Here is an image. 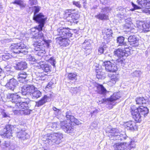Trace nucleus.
<instances>
[{"label":"nucleus","mask_w":150,"mask_h":150,"mask_svg":"<svg viewBox=\"0 0 150 150\" xmlns=\"http://www.w3.org/2000/svg\"><path fill=\"white\" fill-rule=\"evenodd\" d=\"M10 144L8 142H5L3 143L2 146V148L4 150H9V147H10Z\"/></svg>","instance_id":"nucleus-44"},{"label":"nucleus","mask_w":150,"mask_h":150,"mask_svg":"<svg viewBox=\"0 0 150 150\" xmlns=\"http://www.w3.org/2000/svg\"><path fill=\"white\" fill-rule=\"evenodd\" d=\"M49 127L52 130H59L60 129V123L54 122L51 123L50 124Z\"/></svg>","instance_id":"nucleus-31"},{"label":"nucleus","mask_w":150,"mask_h":150,"mask_svg":"<svg viewBox=\"0 0 150 150\" xmlns=\"http://www.w3.org/2000/svg\"><path fill=\"white\" fill-rule=\"evenodd\" d=\"M73 5L79 8H80L81 7V5L79 2L73 1Z\"/></svg>","instance_id":"nucleus-57"},{"label":"nucleus","mask_w":150,"mask_h":150,"mask_svg":"<svg viewBox=\"0 0 150 150\" xmlns=\"http://www.w3.org/2000/svg\"><path fill=\"white\" fill-rule=\"evenodd\" d=\"M27 76V74L26 72L22 71L19 73L17 76V79L19 81H20L21 79H25Z\"/></svg>","instance_id":"nucleus-39"},{"label":"nucleus","mask_w":150,"mask_h":150,"mask_svg":"<svg viewBox=\"0 0 150 150\" xmlns=\"http://www.w3.org/2000/svg\"><path fill=\"white\" fill-rule=\"evenodd\" d=\"M72 14L74 15L73 17H72V18L73 19L72 20L74 21V23H76L78 22L77 20L79 17V15L75 13H72Z\"/></svg>","instance_id":"nucleus-47"},{"label":"nucleus","mask_w":150,"mask_h":150,"mask_svg":"<svg viewBox=\"0 0 150 150\" xmlns=\"http://www.w3.org/2000/svg\"><path fill=\"white\" fill-rule=\"evenodd\" d=\"M16 65L17 68L19 70H23L27 67L26 63L23 61L18 62Z\"/></svg>","instance_id":"nucleus-33"},{"label":"nucleus","mask_w":150,"mask_h":150,"mask_svg":"<svg viewBox=\"0 0 150 150\" xmlns=\"http://www.w3.org/2000/svg\"><path fill=\"white\" fill-rule=\"evenodd\" d=\"M106 132L110 134L112 136H117L119 134L118 130L116 128H110L109 130H107Z\"/></svg>","instance_id":"nucleus-30"},{"label":"nucleus","mask_w":150,"mask_h":150,"mask_svg":"<svg viewBox=\"0 0 150 150\" xmlns=\"http://www.w3.org/2000/svg\"><path fill=\"white\" fill-rule=\"evenodd\" d=\"M1 114L4 117H8V115L6 114L4 112V110H3L1 112Z\"/></svg>","instance_id":"nucleus-62"},{"label":"nucleus","mask_w":150,"mask_h":150,"mask_svg":"<svg viewBox=\"0 0 150 150\" xmlns=\"http://www.w3.org/2000/svg\"><path fill=\"white\" fill-rule=\"evenodd\" d=\"M103 39L107 41H109L112 38L113 32L110 28L105 29L102 31Z\"/></svg>","instance_id":"nucleus-13"},{"label":"nucleus","mask_w":150,"mask_h":150,"mask_svg":"<svg viewBox=\"0 0 150 150\" xmlns=\"http://www.w3.org/2000/svg\"><path fill=\"white\" fill-rule=\"evenodd\" d=\"M135 122L133 121H130L125 122L124 124V126L125 128L131 130H137L138 126Z\"/></svg>","instance_id":"nucleus-15"},{"label":"nucleus","mask_w":150,"mask_h":150,"mask_svg":"<svg viewBox=\"0 0 150 150\" xmlns=\"http://www.w3.org/2000/svg\"><path fill=\"white\" fill-rule=\"evenodd\" d=\"M124 144V143H116L114 144L113 146L115 150H123Z\"/></svg>","instance_id":"nucleus-35"},{"label":"nucleus","mask_w":150,"mask_h":150,"mask_svg":"<svg viewBox=\"0 0 150 150\" xmlns=\"http://www.w3.org/2000/svg\"><path fill=\"white\" fill-rule=\"evenodd\" d=\"M131 4L132 5V6L133 7V8H134L135 10L137 9H142V8L139 6H138L137 5L134 4L133 2H132L131 3Z\"/></svg>","instance_id":"nucleus-56"},{"label":"nucleus","mask_w":150,"mask_h":150,"mask_svg":"<svg viewBox=\"0 0 150 150\" xmlns=\"http://www.w3.org/2000/svg\"><path fill=\"white\" fill-rule=\"evenodd\" d=\"M130 50L129 47L119 48L116 50L114 53L115 56L118 57L116 60L117 62L121 64H125V59L123 57L124 56H127L130 54Z\"/></svg>","instance_id":"nucleus-4"},{"label":"nucleus","mask_w":150,"mask_h":150,"mask_svg":"<svg viewBox=\"0 0 150 150\" xmlns=\"http://www.w3.org/2000/svg\"><path fill=\"white\" fill-rule=\"evenodd\" d=\"M69 16L67 18V20L68 21L70 22L71 23H74V21L72 18V17H73L74 15L72 14V13L69 14Z\"/></svg>","instance_id":"nucleus-52"},{"label":"nucleus","mask_w":150,"mask_h":150,"mask_svg":"<svg viewBox=\"0 0 150 150\" xmlns=\"http://www.w3.org/2000/svg\"><path fill=\"white\" fill-rule=\"evenodd\" d=\"M128 41L131 45L134 47H137L139 45V40L135 35H130L128 38Z\"/></svg>","instance_id":"nucleus-20"},{"label":"nucleus","mask_w":150,"mask_h":150,"mask_svg":"<svg viewBox=\"0 0 150 150\" xmlns=\"http://www.w3.org/2000/svg\"><path fill=\"white\" fill-rule=\"evenodd\" d=\"M111 78L110 79L109 82L110 84L112 85H113L115 84L116 82L118 80V77L115 75H112L111 77Z\"/></svg>","instance_id":"nucleus-37"},{"label":"nucleus","mask_w":150,"mask_h":150,"mask_svg":"<svg viewBox=\"0 0 150 150\" xmlns=\"http://www.w3.org/2000/svg\"><path fill=\"white\" fill-rule=\"evenodd\" d=\"M13 127L11 125H7L3 130L4 133L2 135L4 137L7 138H10L12 136V127Z\"/></svg>","instance_id":"nucleus-16"},{"label":"nucleus","mask_w":150,"mask_h":150,"mask_svg":"<svg viewBox=\"0 0 150 150\" xmlns=\"http://www.w3.org/2000/svg\"><path fill=\"white\" fill-rule=\"evenodd\" d=\"M49 62L54 67L55 66V64L56 63L55 59L53 57H51L49 60Z\"/></svg>","instance_id":"nucleus-53"},{"label":"nucleus","mask_w":150,"mask_h":150,"mask_svg":"<svg viewBox=\"0 0 150 150\" xmlns=\"http://www.w3.org/2000/svg\"><path fill=\"white\" fill-rule=\"evenodd\" d=\"M108 7H104L101 9V12H106L108 11Z\"/></svg>","instance_id":"nucleus-60"},{"label":"nucleus","mask_w":150,"mask_h":150,"mask_svg":"<svg viewBox=\"0 0 150 150\" xmlns=\"http://www.w3.org/2000/svg\"><path fill=\"white\" fill-rule=\"evenodd\" d=\"M29 103V102L28 101L18 102L15 104V108L16 109H20L21 110L27 109L28 107Z\"/></svg>","instance_id":"nucleus-23"},{"label":"nucleus","mask_w":150,"mask_h":150,"mask_svg":"<svg viewBox=\"0 0 150 150\" xmlns=\"http://www.w3.org/2000/svg\"><path fill=\"white\" fill-rule=\"evenodd\" d=\"M71 92L73 93H77V88H72L71 90Z\"/></svg>","instance_id":"nucleus-59"},{"label":"nucleus","mask_w":150,"mask_h":150,"mask_svg":"<svg viewBox=\"0 0 150 150\" xmlns=\"http://www.w3.org/2000/svg\"><path fill=\"white\" fill-rule=\"evenodd\" d=\"M33 10L34 11V14H36L40 9V7L39 6H34L33 7Z\"/></svg>","instance_id":"nucleus-51"},{"label":"nucleus","mask_w":150,"mask_h":150,"mask_svg":"<svg viewBox=\"0 0 150 150\" xmlns=\"http://www.w3.org/2000/svg\"><path fill=\"white\" fill-rule=\"evenodd\" d=\"M96 17L101 20H106L108 19V17L105 14L99 13L95 16Z\"/></svg>","instance_id":"nucleus-38"},{"label":"nucleus","mask_w":150,"mask_h":150,"mask_svg":"<svg viewBox=\"0 0 150 150\" xmlns=\"http://www.w3.org/2000/svg\"><path fill=\"white\" fill-rule=\"evenodd\" d=\"M36 62L38 64V67L40 66V68L45 72H48L50 71L51 66L49 65L45 64L43 62H38L37 60H36Z\"/></svg>","instance_id":"nucleus-25"},{"label":"nucleus","mask_w":150,"mask_h":150,"mask_svg":"<svg viewBox=\"0 0 150 150\" xmlns=\"http://www.w3.org/2000/svg\"><path fill=\"white\" fill-rule=\"evenodd\" d=\"M13 3L18 5L21 8H24L26 5V4L23 2V0H15Z\"/></svg>","instance_id":"nucleus-40"},{"label":"nucleus","mask_w":150,"mask_h":150,"mask_svg":"<svg viewBox=\"0 0 150 150\" xmlns=\"http://www.w3.org/2000/svg\"><path fill=\"white\" fill-rule=\"evenodd\" d=\"M11 107L13 108V111L14 113V114L17 115H22V110L20 109H16L15 108V105H12L10 106Z\"/></svg>","instance_id":"nucleus-41"},{"label":"nucleus","mask_w":150,"mask_h":150,"mask_svg":"<svg viewBox=\"0 0 150 150\" xmlns=\"http://www.w3.org/2000/svg\"><path fill=\"white\" fill-rule=\"evenodd\" d=\"M96 78L98 79H102L103 77V72L100 71V70L98 69H96Z\"/></svg>","instance_id":"nucleus-42"},{"label":"nucleus","mask_w":150,"mask_h":150,"mask_svg":"<svg viewBox=\"0 0 150 150\" xmlns=\"http://www.w3.org/2000/svg\"><path fill=\"white\" fill-rule=\"evenodd\" d=\"M55 112V113L56 115H58L60 113V110L59 109V111H58L57 110Z\"/></svg>","instance_id":"nucleus-64"},{"label":"nucleus","mask_w":150,"mask_h":150,"mask_svg":"<svg viewBox=\"0 0 150 150\" xmlns=\"http://www.w3.org/2000/svg\"><path fill=\"white\" fill-rule=\"evenodd\" d=\"M63 138V134L61 132L48 134L43 137L42 140L45 144L52 146L59 144Z\"/></svg>","instance_id":"nucleus-3"},{"label":"nucleus","mask_w":150,"mask_h":150,"mask_svg":"<svg viewBox=\"0 0 150 150\" xmlns=\"http://www.w3.org/2000/svg\"><path fill=\"white\" fill-rule=\"evenodd\" d=\"M105 70L110 72H115L117 70V66L110 61H105L103 62Z\"/></svg>","instance_id":"nucleus-10"},{"label":"nucleus","mask_w":150,"mask_h":150,"mask_svg":"<svg viewBox=\"0 0 150 150\" xmlns=\"http://www.w3.org/2000/svg\"><path fill=\"white\" fill-rule=\"evenodd\" d=\"M60 128L66 133L72 135L74 133V127L70 121L65 120L60 122Z\"/></svg>","instance_id":"nucleus-6"},{"label":"nucleus","mask_w":150,"mask_h":150,"mask_svg":"<svg viewBox=\"0 0 150 150\" xmlns=\"http://www.w3.org/2000/svg\"><path fill=\"white\" fill-rule=\"evenodd\" d=\"M130 111L132 117L136 123H140L149 113V109L143 106L137 107L135 105H132Z\"/></svg>","instance_id":"nucleus-1"},{"label":"nucleus","mask_w":150,"mask_h":150,"mask_svg":"<svg viewBox=\"0 0 150 150\" xmlns=\"http://www.w3.org/2000/svg\"><path fill=\"white\" fill-rule=\"evenodd\" d=\"M53 84V83L52 82H49L48 84L47 85L46 87V88H52V86Z\"/></svg>","instance_id":"nucleus-58"},{"label":"nucleus","mask_w":150,"mask_h":150,"mask_svg":"<svg viewBox=\"0 0 150 150\" xmlns=\"http://www.w3.org/2000/svg\"><path fill=\"white\" fill-rule=\"evenodd\" d=\"M99 52L101 54L103 52L104 49L102 47H99L98 49Z\"/></svg>","instance_id":"nucleus-61"},{"label":"nucleus","mask_w":150,"mask_h":150,"mask_svg":"<svg viewBox=\"0 0 150 150\" xmlns=\"http://www.w3.org/2000/svg\"><path fill=\"white\" fill-rule=\"evenodd\" d=\"M90 43L88 41L85 40L82 44L83 47L85 49H86L87 47L90 46Z\"/></svg>","instance_id":"nucleus-50"},{"label":"nucleus","mask_w":150,"mask_h":150,"mask_svg":"<svg viewBox=\"0 0 150 150\" xmlns=\"http://www.w3.org/2000/svg\"><path fill=\"white\" fill-rule=\"evenodd\" d=\"M134 26V25L131 21L128 22L126 21L123 26L124 31L126 33H134L135 29Z\"/></svg>","instance_id":"nucleus-14"},{"label":"nucleus","mask_w":150,"mask_h":150,"mask_svg":"<svg viewBox=\"0 0 150 150\" xmlns=\"http://www.w3.org/2000/svg\"><path fill=\"white\" fill-rule=\"evenodd\" d=\"M94 86L96 88V91L99 94H105L108 92L103 85L95 83Z\"/></svg>","instance_id":"nucleus-22"},{"label":"nucleus","mask_w":150,"mask_h":150,"mask_svg":"<svg viewBox=\"0 0 150 150\" xmlns=\"http://www.w3.org/2000/svg\"><path fill=\"white\" fill-rule=\"evenodd\" d=\"M68 38L59 37L58 38L59 43L61 46H66L69 45L70 41Z\"/></svg>","instance_id":"nucleus-26"},{"label":"nucleus","mask_w":150,"mask_h":150,"mask_svg":"<svg viewBox=\"0 0 150 150\" xmlns=\"http://www.w3.org/2000/svg\"><path fill=\"white\" fill-rule=\"evenodd\" d=\"M94 86L96 88V91L99 94H105L108 92L103 85L95 83Z\"/></svg>","instance_id":"nucleus-21"},{"label":"nucleus","mask_w":150,"mask_h":150,"mask_svg":"<svg viewBox=\"0 0 150 150\" xmlns=\"http://www.w3.org/2000/svg\"><path fill=\"white\" fill-rule=\"evenodd\" d=\"M50 98L47 95H45L40 100L36 102V106L38 107L42 106Z\"/></svg>","instance_id":"nucleus-27"},{"label":"nucleus","mask_w":150,"mask_h":150,"mask_svg":"<svg viewBox=\"0 0 150 150\" xmlns=\"http://www.w3.org/2000/svg\"><path fill=\"white\" fill-rule=\"evenodd\" d=\"M42 95V93L39 91L35 90L34 91L31 96L33 99H37L40 97Z\"/></svg>","instance_id":"nucleus-32"},{"label":"nucleus","mask_w":150,"mask_h":150,"mask_svg":"<svg viewBox=\"0 0 150 150\" xmlns=\"http://www.w3.org/2000/svg\"><path fill=\"white\" fill-rule=\"evenodd\" d=\"M35 89V87L31 84H25L22 87V93L23 95H30L31 96Z\"/></svg>","instance_id":"nucleus-8"},{"label":"nucleus","mask_w":150,"mask_h":150,"mask_svg":"<svg viewBox=\"0 0 150 150\" xmlns=\"http://www.w3.org/2000/svg\"><path fill=\"white\" fill-rule=\"evenodd\" d=\"M57 35L60 37L70 38L71 37L72 34L68 29L61 27L57 30Z\"/></svg>","instance_id":"nucleus-11"},{"label":"nucleus","mask_w":150,"mask_h":150,"mask_svg":"<svg viewBox=\"0 0 150 150\" xmlns=\"http://www.w3.org/2000/svg\"><path fill=\"white\" fill-rule=\"evenodd\" d=\"M2 58L4 59V60L8 59L9 58V57L8 56H5V55H3L2 56Z\"/></svg>","instance_id":"nucleus-63"},{"label":"nucleus","mask_w":150,"mask_h":150,"mask_svg":"<svg viewBox=\"0 0 150 150\" xmlns=\"http://www.w3.org/2000/svg\"><path fill=\"white\" fill-rule=\"evenodd\" d=\"M77 75L75 72L69 73L68 75V78L71 80H77Z\"/></svg>","instance_id":"nucleus-43"},{"label":"nucleus","mask_w":150,"mask_h":150,"mask_svg":"<svg viewBox=\"0 0 150 150\" xmlns=\"http://www.w3.org/2000/svg\"><path fill=\"white\" fill-rule=\"evenodd\" d=\"M136 27L141 32L146 33L149 32L150 28V23L146 21H137L136 23Z\"/></svg>","instance_id":"nucleus-7"},{"label":"nucleus","mask_w":150,"mask_h":150,"mask_svg":"<svg viewBox=\"0 0 150 150\" xmlns=\"http://www.w3.org/2000/svg\"><path fill=\"white\" fill-rule=\"evenodd\" d=\"M137 2L142 9H149L150 8V0H137Z\"/></svg>","instance_id":"nucleus-18"},{"label":"nucleus","mask_w":150,"mask_h":150,"mask_svg":"<svg viewBox=\"0 0 150 150\" xmlns=\"http://www.w3.org/2000/svg\"><path fill=\"white\" fill-rule=\"evenodd\" d=\"M3 83L2 81H1V84L3 86H6L8 89L12 90H13L18 85V82L14 79H10L8 83Z\"/></svg>","instance_id":"nucleus-12"},{"label":"nucleus","mask_w":150,"mask_h":150,"mask_svg":"<svg viewBox=\"0 0 150 150\" xmlns=\"http://www.w3.org/2000/svg\"><path fill=\"white\" fill-rule=\"evenodd\" d=\"M125 39V38L123 36H119L117 39V43L120 46H127L126 42H124Z\"/></svg>","instance_id":"nucleus-34"},{"label":"nucleus","mask_w":150,"mask_h":150,"mask_svg":"<svg viewBox=\"0 0 150 150\" xmlns=\"http://www.w3.org/2000/svg\"><path fill=\"white\" fill-rule=\"evenodd\" d=\"M120 97V95L119 93L115 92L111 95L109 98L104 99L103 100L105 101H107L108 102H112L119 99Z\"/></svg>","instance_id":"nucleus-24"},{"label":"nucleus","mask_w":150,"mask_h":150,"mask_svg":"<svg viewBox=\"0 0 150 150\" xmlns=\"http://www.w3.org/2000/svg\"><path fill=\"white\" fill-rule=\"evenodd\" d=\"M37 3V1L35 0H29L28 2V4L30 6L36 5Z\"/></svg>","instance_id":"nucleus-55"},{"label":"nucleus","mask_w":150,"mask_h":150,"mask_svg":"<svg viewBox=\"0 0 150 150\" xmlns=\"http://www.w3.org/2000/svg\"><path fill=\"white\" fill-rule=\"evenodd\" d=\"M7 98L9 99L13 104H14L13 105H14L16 104V103L18 102V100L21 98V97L17 93H9L7 95Z\"/></svg>","instance_id":"nucleus-19"},{"label":"nucleus","mask_w":150,"mask_h":150,"mask_svg":"<svg viewBox=\"0 0 150 150\" xmlns=\"http://www.w3.org/2000/svg\"><path fill=\"white\" fill-rule=\"evenodd\" d=\"M10 49L14 53L19 54L21 53L24 54H26L28 52V50L29 47L26 46L24 44L21 42L12 44L10 47Z\"/></svg>","instance_id":"nucleus-5"},{"label":"nucleus","mask_w":150,"mask_h":150,"mask_svg":"<svg viewBox=\"0 0 150 150\" xmlns=\"http://www.w3.org/2000/svg\"><path fill=\"white\" fill-rule=\"evenodd\" d=\"M1 69L0 68V81H2L3 79L6 80L9 76H7V77L5 76L4 74L1 72Z\"/></svg>","instance_id":"nucleus-48"},{"label":"nucleus","mask_w":150,"mask_h":150,"mask_svg":"<svg viewBox=\"0 0 150 150\" xmlns=\"http://www.w3.org/2000/svg\"><path fill=\"white\" fill-rule=\"evenodd\" d=\"M36 80H44L45 79L47 76L44 73L38 72L36 74Z\"/></svg>","instance_id":"nucleus-36"},{"label":"nucleus","mask_w":150,"mask_h":150,"mask_svg":"<svg viewBox=\"0 0 150 150\" xmlns=\"http://www.w3.org/2000/svg\"><path fill=\"white\" fill-rule=\"evenodd\" d=\"M72 117H74L72 115V113L69 111H67L66 113V117L67 120H69V121H71L72 118Z\"/></svg>","instance_id":"nucleus-45"},{"label":"nucleus","mask_w":150,"mask_h":150,"mask_svg":"<svg viewBox=\"0 0 150 150\" xmlns=\"http://www.w3.org/2000/svg\"><path fill=\"white\" fill-rule=\"evenodd\" d=\"M35 36L36 37L35 38L41 39V40L35 42L33 44L35 47L34 50L38 56H42L46 52L45 48V45L48 47L50 40H46L44 34L41 33L36 34Z\"/></svg>","instance_id":"nucleus-2"},{"label":"nucleus","mask_w":150,"mask_h":150,"mask_svg":"<svg viewBox=\"0 0 150 150\" xmlns=\"http://www.w3.org/2000/svg\"><path fill=\"white\" fill-rule=\"evenodd\" d=\"M22 127L21 128V130L17 133V137L21 140H27L30 137L29 135L25 130L22 129Z\"/></svg>","instance_id":"nucleus-17"},{"label":"nucleus","mask_w":150,"mask_h":150,"mask_svg":"<svg viewBox=\"0 0 150 150\" xmlns=\"http://www.w3.org/2000/svg\"><path fill=\"white\" fill-rule=\"evenodd\" d=\"M136 104L138 105H144L146 104V99L143 97H138L135 98Z\"/></svg>","instance_id":"nucleus-29"},{"label":"nucleus","mask_w":150,"mask_h":150,"mask_svg":"<svg viewBox=\"0 0 150 150\" xmlns=\"http://www.w3.org/2000/svg\"><path fill=\"white\" fill-rule=\"evenodd\" d=\"M26 58L29 61L34 62L35 61L36 59L35 58L30 55H28L26 56Z\"/></svg>","instance_id":"nucleus-54"},{"label":"nucleus","mask_w":150,"mask_h":150,"mask_svg":"<svg viewBox=\"0 0 150 150\" xmlns=\"http://www.w3.org/2000/svg\"><path fill=\"white\" fill-rule=\"evenodd\" d=\"M72 117L73 119H72L70 122L71 123V122H73L77 125H79L81 124V122L78 120L76 119L74 117Z\"/></svg>","instance_id":"nucleus-49"},{"label":"nucleus","mask_w":150,"mask_h":150,"mask_svg":"<svg viewBox=\"0 0 150 150\" xmlns=\"http://www.w3.org/2000/svg\"><path fill=\"white\" fill-rule=\"evenodd\" d=\"M28 107L27 109L22 110V115H28L30 114V110L28 109Z\"/></svg>","instance_id":"nucleus-46"},{"label":"nucleus","mask_w":150,"mask_h":150,"mask_svg":"<svg viewBox=\"0 0 150 150\" xmlns=\"http://www.w3.org/2000/svg\"><path fill=\"white\" fill-rule=\"evenodd\" d=\"M33 18L39 23V29L41 30L46 20L45 16L42 13H40L38 14H34Z\"/></svg>","instance_id":"nucleus-9"},{"label":"nucleus","mask_w":150,"mask_h":150,"mask_svg":"<svg viewBox=\"0 0 150 150\" xmlns=\"http://www.w3.org/2000/svg\"><path fill=\"white\" fill-rule=\"evenodd\" d=\"M42 28H41V30L39 29V25H38V27L37 29H36L35 28H32L31 29V31L32 32V34L33 35V38L36 39H37L38 40H41V39H38L36 38H35L36 37H35V35L36 34H39L40 33H41L43 34L42 31Z\"/></svg>","instance_id":"nucleus-28"}]
</instances>
